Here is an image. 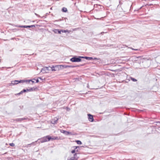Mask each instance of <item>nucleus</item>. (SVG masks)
Wrapping results in <instances>:
<instances>
[{"mask_svg":"<svg viewBox=\"0 0 160 160\" xmlns=\"http://www.w3.org/2000/svg\"><path fill=\"white\" fill-rule=\"evenodd\" d=\"M93 59H94V60H98V59L97 58H94V59L93 58Z\"/></svg>","mask_w":160,"mask_h":160,"instance_id":"obj_32","label":"nucleus"},{"mask_svg":"<svg viewBox=\"0 0 160 160\" xmlns=\"http://www.w3.org/2000/svg\"><path fill=\"white\" fill-rule=\"evenodd\" d=\"M78 57H79V58H81H81H85V57L79 56Z\"/></svg>","mask_w":160,"mask_h":160,"instance_id":"obj_29","label":"nucleus"},{"mask_svg":"<svg viewBox=\"0 0 160 160\" xmlns=\"http://www.w3.org/2000/svg\"><path fill=\"white\" fill-rule=\"evenodd\" d=\"M75 151H76L75 150H72V151L71 152L72 153H74L75 152Z\"/></svg>","mask_w":160,"mask_h":160,"instance_id":"obj_28","label":"nucleus"},{"mask_svg":"<svg viewBox=\"0 0 160 160\" xmlns=\"http://www.w3.org/2000/svg\"><path fill=\"white\" fill-rule=\"evenodd\" d=\"M85 58L88 60H92L93 59L92 57H85Z\"/></svg>","mask_w":160,"mask_h":160,"instance_id":"obj_14","label":"nucleus"},{"mask_svg":"<svg viewBox=\"0 0 160 160\" xmlns=\"http://www.w3.org/2000/svg\"><path fill=\"white\" fill-rule=\"evenodd\" d=\"M26 119V118H17L15 119V121L18 122H21L22 121Z\"/></svg>","mask_w":160,"mask_h":160,"instance_id":"obj_8","label":"nucleus"},{"mask_svg":"<svg viewBox=\"0 0 160 160\" xmlns=\"http://www.w3.org/2000/svg\"><path fill=\"white\" fill-rule=\"evenodd\" d=\"M61 31L62 32H64V33H66V32H68V33H70V31H69L68 30H61Z\"/></svg>","mask_w":160,"mask_h":160,"instance_id":"obj_13","label":"nucleus"},{"mask_svg":"<svg viewBox=\"0 0 160 160\" xmlns=\"http://www.w3.org/2000/svg\"><path fill=\"white\" fill-rule=\"evenodd\" d=\"M39 82V80L38 79L36 80V83H38V82Z\"/></svg>","mask_w":160,"mask_h":160,"instance_id":"obj_31","label":"nucleus"},{"mask_svg":"<svg viewBox=\"0 0 160 160\" xmlns=\"http://www.w3.org/2000/svg\"><path fill=\"white\" fill-rule=\"evenodd\" d=\"M77 143L78 144L81 145L82 144V142H81L79 140H77L76 141Z\"/></svg>","mask_w":160,"mask_h":160,"instance_id":"obj_19","label":"nucleus"},{"mask_svg":"<svg viewBox=\"0 0 160 160\" xmlns=\"http://www.w3.org/2000/svg\"><path fill=\"white\" fill-rule=\"evenodd\" d=\"M62 11L64 12H66L67 11V8L64 7L62 8Z\"/></svg>","mask_w":160,"mask_h":160,"instance_id":"obj_15","label":"nucleus"},{"mask_svg":"<svg viewBox=\"0 0 160 160\" xmlns=\"http://www.w3.org/2000/svg\"><path fill=\"white\" fill-rule=\"evenodd\" d=\"M32 27H35V26L34 25H32L31 26H24V27H23V28H31Z\"/></svg>","mask_w":160,"mask_h":160,"instance_id":"obj_11","label":"nucleus"},{"mask_svg":"<svg viewBox=\"0 0 160 160\" xmlns=\"http://www.w3.org/2000/svg\"><path fill=\"white\" fill-rule=\"evenodd\" d=\"M61 32H62L61 31V30H59V29L58 30V33L59 34H61Z\"/></svg>","mask_w":160,"mask_h":160,"instance_id":"obj_25","label":"nucleus"},{"mask_svg":"<svg viewBox=\"0 0 160 160\" xmlns=\"http://www.w3.org/2000/svg\"><path fill=\"white\" fill-rule=\"evenodd\" d=\"M51 138V137L49 136H47L41 139V142H43L50 141Z\"/></svg>","mask_w":160,"mask_h":160,"instance_id":"obj_1","label":"nucleus"},{"mask_svg":"<svg viewBox=\"0 0 160 160\" xmlns=\"http://www.w3.org/2000/svg\"><path fill=\"white\" fill-rule=\"evenodd\" d=\"M35 14L36 16H38V14H36V13H35Z\"/></svg>","mask_w":160,"mask_h":160,"instance_id":"obj_35","label":"nucleus"},{"mask_svg":"<svg viewBox=\"0 0 160 160\" xmlns=\"http://www.w3.org/2000/svg\"><path fill=\"white\" fill-rule=\"evenodd\" d=\"M131 48L133 50H135V51H138V49H135L132 48Z\"/></svg>","mask_w":160,"mask_h":160,"instance_id":"obj_27","label":"nucleus"},{"mask_svg":"<svg viewBox=\"0 0 160 160\" xmlns=\"http://www.w3.org/2000/svg\"><path fill=\"white\" fill-rule=\"evenodd\" d=\"M68 160H77V158L73 156L71 158H68Z\"/></svg>","mask_w":160,"mask_h":160,"instance_id":"obj_9","label":"nucleus"},{"mask_svg":"<svg viewBox=\"0 0 160 160\" xmlns=\"http://www.w3.org/2000/svg\"><path fill=\"white\" fill-rule=\"evenodd\" d=\"M88 116L89 120L90 122H93L94 120L93 116L90 114H88Z\"/></svg>","mask_w":160,"mask_h":160,"instance_id":"obj_6","label":"nucleus"},{"mask_svg":"<svg viewBox=\"0 0 160 160\" xmlns=\"http://www.w3.org/2000/svg\"><path fill=\"white\" fill-rule=\"evenodd\" d=\"M67 110H69V108H67Z\"/></svg>","mask_w":160,"mask_h":160,"instance_id":"obj_36","label":"nucleus"},{"mask_svg":"<svg viewBox=\"0 0 160 160\" xmlns=\"http://www.w3.org/2000/svg\"><path fill=\"white\" fill-rule=\"evenodd\" d=\"M51 67H45V68H47V69H46V71H48L51 70L50 69Z\"/></svg>","mask_w":160,"mask_h":160,"instance_id":"obj_23","label":"nucleus"},{"mask_svg":"<svg viewBox=\"0 0 160 160\" xmlns=\"http://www.w3.org/2000/svg\"><path fill=\"white\" fill-rule=\"evenodd\" d=\"M59 29H54L53 30V32L55 33H57L58 32V31Z\"/></svg>","mask_w":160,"mask_h":160,"instance_id":"obj_20","label":"nucleus"},{"mask_svg":"<svg viewBox=\"0 0 160 160\" xmlns=\"http://www.w3.org/2000/svg\"><path fill=\"white\" fill-rule=\"evenodd\" d=\"M77 66H72V65H67V68H74L75 67H76Z\"/></svg>","mask_w":160,"mask_h":160,"instance_id":"obj_16","label":"nucleus"},{"mask_svg":"<svg viewBox=\"0 0 160 160\" xmlns=\"http://www.w3.org/2000/svg\"><path fill=\"white\" fill-rule=\"evenodd\" d=\"M39 78H40V79L42 80V79H41V78H40V77Z\"/></svg>","mask_w":160,"mask_h":160,"instance_id":"obj_38","label":"nucleus"},{"mask_svg":"<svg viewBox=\"0 0 160 160\" xmlns=\"http://www.w3.org/2000/svg\"><path fill=\"white\" fill-rule=\"evenodd\" d=\"M27 92V90L26 89H23L22 91H21L18 94V95L21 94L23 92Z\"/></svg>","mask_w":160,"mask_h":160,"instance_id":"obj_12","label":"nucleus"},{"mask_svg":"<svg viewBox=\"0 0 160 160\" xmlns=\"http://www.w3.org/2000/svg\"><path fill=\"white\" fill-rule=\"evenodd\" d=\"M58 120V118H57L56 117L54 118L53 119L52 121V123L53 124H55L57 123Z\"/></svg>","mask_w":160,"mask_h":160,"instance_id":"obj_7","label":"nucleus"},{"mask_svg":"<svg viewBox=\"0 0 160 160\" xmlns=\"http://www.w3.org/2000/svg\"><path fill=\"white\" fill-rule=\"evenodd\" d=\"M24 82V80H21L20 81L14 80L12 81L11 82V83L9 84L10 86L14 85L17 84L19 83L23 82Z\"/></svg>","mask_w":160,"mask_h":160,"instance_id":"obj_2","label":"nucleus"},{"mask_svg":"<svg viewBox=\"0 0 160 160\" xmlns=\"http://www.w3.org/2000/svg\"><path fill=\"white\" fill-rule=\"evenodd\" d=\"M56 67H58V68L60 69H63L64 68H67V65H59L56 66Z\"/></svg>","mask_w":160,"mask_h":160,"instance_id":"obj_4","label":"nucleus"},{"mask_svg":"<svg viewBox=\"0 0 160 160\" xmlns=\"http://www.w3.org/2000/svg\"><path fill=\"white\" fill-rule=\"evenodd\" d=\"M30 81H32V83L34 82V81H32L31 80H30L29 81V82H30Z\"/></svg>","mask_w":160,"mask_h":160,"instance_id":"obj_33","label":"nucleus"},{"mask_svg":"<svg viewBox=\"0 0 160 160\" xmlns=\"http://www.w3.org/2000/svg\"><path fill=\"white\" fill-rule=\"evenodd\" d=\"M73 157L77 158V160L78 158V157L77 156V155L76 153H75V154H74Z\"/></svg>","mask_w":160,"mask_h":160,"instance_id":"obj_21","label":"nucleus"},{"mask_svg":"<svg viewBox=\"0 0 160 160\" xmlns=\"http://www.w3.org/2000/svg\"><path fill=\"white\" fill-rule=\"evenodd\" d=\"M33 88H31L30 89H29V92L31 91H33Z\"/></svg>","mask_w":160,"mask_h":160,"instance_id":"obj_26","label":"nucleus"},{"mask_svg":"<svg viewBox=\"0 0 160 160\" xmlns=\"http://www.w3.org/2000/svg\"><path fill=\"white\" fill-rule=\"evenodd\" d=\"M70 60L73 62H81L82 60L81 58H79V57L77 58L74 57L71 58Z\"/></svg>","mask_w":160,"mask_h":160,"instance_id":"obj_3","label":"nucleus"},{"mask_svg":"<svg viewBox=\"0 0 160 160\" xmlns=\"http://www.w3.org/2000/svg\"><path fill=\"white\" fill-rule=\"evenodd\" d=\"M47 68H45V67L42 69L41 72L43 73H44L47 72L46 69H47Z\"/></svg>","mask_w":160,"mask_h":160,"instance_id":"obj_10","label":"nucleus"},{"mask_svg":"<svg viewBox=\"0 0 160 160\" xmlns=\"http://www.w3.org/2000/svg\"><path fill=\"white\" fill-rule=\"evenodd\" d=\"M131 80L133 82H136L137 81V80L133 78H131Z\"/></svg>","mask_w":160,"mask_h":160,"instance_id":"obj_22","label":"nucleus"},{"mask_svg":"<svg viewBox=\"0 0 160 160\" xmlns=\"http://www.w3.org/2000/svg\"><path fill=\"white\" fill-rule=\"evenodd\" d=\"M24 26H18V27L23 28Z\"/></svg>","mask_w":160,"mask_h":160,"instance_id":"obj_30","label":"nucleus"},{"mask_svg":"<svg viewBox=\"0 0 160 160\" xmlns=\"http://www.w3.org/2000/svg\"><path fill=\"white\" fill-rule=\"evenodd\" d=\"M27 90V91H29V89H26Z\"/></svg>","mask_w":160,"mask_h":160,"instance_id":"obj_34","label":"nucleus"},{"mask_svg":"<svg viewBox=\"0 0 160 160\" xmlns=\"http://www.w3.org/2000/svg\"><path fill=\"white\" fill-rule=\"evenodd\" d=\"M57 67H56L55 66V67L53 66L52 67L50 68V69H52V71H56L57 70L55 69V68H57Z\"/></svg>","mask_w":160,"mask_h":160,"instance_id":"obj_17","label":"nucleus"},{"mask_svg":"<svg viewBox=\"0 0 160 160\" xmlns=\"http://www.w3.org/2000/svg\"><path fill=\"white\" fill-rule=\"evenodd\" d=\"M58 137H53V138L51 137V140H56V139H58Z\"/></svg>","mask_w":160,"mask_h":160,"instance_id":"obj_18","label":"nucleus"},{"mask_svg":"<svg viewBox=\"0 0 160 160\" xmlns=\"http://www.w3.org/2000/svg\"><path fill=\"white\" fill-rule=\"evenodd\" d=\"M9 145L12 147H14L15 146V144L14 143H10L9 144Z\"/></svg>","mask_w":160,"mask_h":160,"instance_id":"obj_24","label":"nucleus"},{"mask_svg":"<svg viewBox=\"0 0 160 160\" xmlns=\"http://www.w3.org/2000/svg\"><path fill=\"white\" fill-rule=\"evenodd\" d=\"M60 132L61 133L64 134L66 135H68L69 134L72 135L71 132L63 130H61Z\"/></svg>","mask_w":160,"mask_h":160,"instance_id":"obj_5","label":"nucleus"},{"mask_svg":"<svg viewBox=\"0 0 160 160\" xmlns=\"http://www.w3.org/2000/svg\"><path fill=\"white\" fill-rule=\"evenodd\" d=\"M78 147H76L75 149H77Z\"/></svg>","mask_w":160,"mask_h":160,"instance_id":"obj_37","label":"nucleus"}]
</instances>
